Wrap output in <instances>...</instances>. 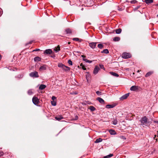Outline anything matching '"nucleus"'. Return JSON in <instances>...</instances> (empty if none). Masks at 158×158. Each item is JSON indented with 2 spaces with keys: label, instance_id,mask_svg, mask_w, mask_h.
I'll use <instances>...</instances> for the list:
<instances>
[{
  "label": "nucleus",
  "instance_id": "7c9ffc66",
  "mask_svg": "<svg viewBox=\"0 0 158 158\" xmlns=\"http://www.w3.org/2000/svg\"><path fill=\"white\" fill-rule=\"evenodd\" d=\"M60 50V48L59 47H58L57 48H55L54 49V51H55L56 52H58Z\"/></svg>",
  "mask_w": 158,
  "mask_h": 158
},
{
  "label": "nucleus",
  "instance_id": "79ce46f5",
  "mask_svg": "<svg viewBox=\"0 0 158 158\" xmlns=\"http://www.w3.org/2000/svg\"><path fill=\"white\" fill-rule=\"evenodd\" d=\"M78 116L76 115L75 116V117L73 119L75 120H77L78 119Z\"/></svg>",
  "mask_w": 158,
  "mask_h": 158
},
{
  "label": "nucleus",
  "instance_id": "20e7f679",
  "mask_svg": "<svg viewBox=\"0 0 158 158\" xmlns=\"http://www.w3.org/2000/svg\"><path fill=\"white\" fill-rule=\"evenodd\" d=\"M131 57V55L129 53H124L122 55V57L125 59L129 58Z\"/></svg>",
  "mask_w": 158,
  "mask_h": 158
},
{
  "label": "nucleus",
  "instance_id": "2eb2a0df",
  "mask_svg": "<svg viewBox=\"0 0 158 158\" xmlns=\"http://www.w3.org/2000/svg\"><path fill=\"white\" fill-rule=\"evenodd\" d=\"M55 118L57 120L60 121L63 118V117L61 116H59L55 117Z\"/></svg>",
  "mask_w": 158,
  "mask_h": 158
},
{
  "label": "nucleus",
  "instance_id": "49530a36",
  "mask_svg": "<svg viewBox=\"0 0 158 158\" xmlns=\"http://www.w3.org/2000/svg\"><path fill=\"white\" fill-rule=\"evenodd\" d=\"M92 62V60H88L87 63H91Z\"/></svg>",
  "mask_w": 158,
  "mask_h": 158
},
{
  "label": "nucleus",
  "instance_id": "a878e982",
  "mask_svg": "<svg viewBox=\"0 0 158 158\" xmlns=\"http://www.w3.org/2000/svg\"><path fill=\"white\" fill-rule=\"evenodd\" d=\"M121 31H122L121 29L119 28V29H117L116 30L115 32H116V33H117V34H120L121 32Z\"/></svg>",
  "mask_w": 158,
  "mask_h": 158
},
{
  "label": "nucleus",
  "instance_id": "473e14b6",
  "mask_svg": "<svg viewBox=\"0 0 158 158\" xmlns=\"http://www.w3.org/2000/svg\"><path fill=\"white\" fill-rule=\"evenodd\" d=\"M98 47L99 48L102 49L103 47V45L102 44H99L98 45Z\"/></svg>",
  "mask_w": 158,
  "mask_h": 158
},
{
  "label": "nucleus",
  "instance_id": "ddd939ff",
  "mask_svg": "<svg viewBox=\"0 0 158 158\" xmlns=\"http://www.w3.org/2000/svg\"><path fill=\"white\" fill-rule=\"evenodd\" d=\"M129 93H127L123 96L120 99H126L129 96Z\"/></svg>",
  "mask_w": 158,
  "mask_h": 158
},
{
  "label": "nucleus",
  "instance_id": "09e8293b",
  "mask_svg": "<svg viewBox=\"0 0 158 158\" xmlns=\"http://www.w3.org/2000/svg\"><path fill=\"white\" fill-rule=\"evenodd\" d=\"M32 99H38V98H36V97H35V96H34V97H33Z\"/></svg>",
  "mask_w": 158,
  "mask_h": 158
},
{
  "label": "nucleus",
  "instance_id": "7ed1b4c3",
  "mask_svg": "<svg viewBox=\"0 0 158 158\" xmlns=\"http://www.w3.org/2000/svg\"><path fill=\"white\" fill-rule=\"evenodd\" d=\"M29 75L30 77H39L38 73L36 71L31 72L30 73Z\"/></svg>",
  "mask_w": 158,
  "mask_h": 158
},
{
  "label": "nucleus",
  "instance_id": "412c9836",
  "mask_svg": "<svg viewBox=\"0 0 158 158\" xmlns=\"http://www.w3.org/2000/svg\"><path fill=\"white\" fill-rule=\"evenodd\" d=\"M34 60L35 61H40L41 58L39 56H37L34 58Z\"/></svg>",
  "mask_w": 158,
  "mask_h": 158
},
{
  "label": "nucleus",
  "instance_id": "72a5a7b5",
  "mask_svg": "<svg viewBox=\"0 0 158 158\" xmlns=\"http://www.w3.org/2000/svg\"><path fill=\"white\" fill-rule=\"evenodd\" d=\"M97 100H98L99 102L102 104H103L104 102V101L103 99H97Z\"/></svg>",
  "mask_w": 158,
  "mask_h": 158
},
{
  "label": "nucleus",
  "instance_id": "4d7b16f0",
  "mask_svg": "<svg viewBox=\"0 0 158 158\" xmlns=\"http://www.w3.org/2000/svg\"><path fill=\"white\" fill-rule=\"evenodd\" d=\"M77 94V93H75V94Z\"/></svg>",
  "mask_w": 158,
  "mask_h": 158
},
{
  "label": "nucleus",
  "instance_id": "1a4fd4ad",
  "mask_svg": "<svg viewBox=\"0 0 158 158\" xmlns=\"http://www.w3.org/2000/svg\"><path fill=\"white\" fill-rule=\"evenodd\" d=\"M117 104L116 103H114L111 105H107L106 106V107L107 108H112L114 107Z\"/></svg>",
  "mask_w": 158,
  "mask_h": 158
},
{
  "label": "nucleus",
  "instance_id": "c03bdc74",
  "mask_svg": "<svg viewBox=\"0 0 158 158\" xmlns=\"http://www.w3.org/2000/svg\"><path fill=\"white\" fill-rule=\"evenodd\" d=\"M2 9L0 8V16L2 15Z\"/></svg>",
  "mask_w": 158,
  "mask_h": 158
},
{
  "label": "nucleus",
  "instance_id": "5701e85b",
  "mask_svg": "<svg viewBox=\"0 0 158 158\" xmlns=\"http://www.w3.org/2000/svg\"><path fill=\"white\" fill-rule=\"evenodd\" d=\"M28 94L29 95H31L33 94V92L32 89H29L27 91Z\"/></svg>",
  "mask_w": 158,
  "mask_h": 158
},
{
  "label": "nucleus",
  "instance_id": "6e6552de",
  "mask_svg": "<svg viewBox=\"0 0 158 158\" xmlns=\"http://www.w3.org/2000/svg\"><path fill=\"white\" fill-rule=\"evenodd\" d=\"M97 44V42H91L89 43V45L91 48L94 49L95 48Z\"/></svg>",
  "mask_w": 158,
  "mask_h": 158
},
{
  "label": "nucleus",
  "instance_id": "13d9d810",
  "mask_svg": "<svg viewBox=\"0 0 158 158\" xmlns=\"http://www.w3.org/2000/svg\"><path fill=\"white\" fill-rule=\"evenodd\" d=\"M157 6H158V4H157Z\"/></svg>",
  "mask_w": 158,
  "mask_h": 158
},
{
  "label": "nucleus",
  "instance_id": "b1692460",
  "mask_svg": "<svg viewBox=\"0 0 158 158\" xmlns=\"http://www.w3.org/2000/svg\"><path fill=\"white\" fill-rule=\"evenodd\" d=\"M109 52V51L107 49H104L102 52V53H106V54H107Z\"/></svg>",
  "mask_w": 158,
  "mask_h": 158
},
{
  "label": "nucleus",
  "instance_id": "f704fd0d",
  "mask_svg": "<svg viewBox=\"0 0 158 158\" xmlns=\"http://www.w3.org/2000/svg\"><path fill=\"white\" fill-rule=\"evenodd\" d=\"M96 94L98 95H101L102 94V92L101 91H97L96 92Z\"/></svg>",
  "mask_w": 158,
  "mask_h": 158
},
{
  "label": "nucleus",
  "instance_id": "a18cd8bd",
  "mask_svg": "<svg viewBox=\"0 0 158 158\" xmlns=\"http://www.w3.org/2000/svg\"><path fill=\"white\" fill-rule=\"evenodd\" d=\"M88 77H89L88 76L86 75V79L87 80V82L88 81V80H89V78H88Z\"/></svg>",
  "mask_w": 158,
  "mask_h": 158
},
{
  "label": "nucleus",
  "instance_id": "dca6fc26",
  "mask_svg": "<svg viewBox=\"0 0 158 158\" xmlns=\"http://www.w3.org/2000/svg\"><path fill=\"white\" fill-rule=\"evenodd\" d=\"M56 99H52V100L51 101V103L52 105L53 106H55L56 105Z\"/></svg>",
  "mask_w": 158,
  "mask_h": 158
},
{
  "label": "nucleus",
  "instance_id": "de8ad7c7",
  "mask_svg": "<svg viewBox=\"0 0 158 158\" xmlns=\"http://www.w3.org/2000/svg\"><path fill=\"white\" fill-rule=\"evenodd\" d=\"M56 97L54 96H52V99H56Z\"/></svg>",
  "mask_w": 158,
  "mask_h": 158
},
{
  "label": "nucleus",
  "instance_id": "0eeeda50",
  "mask_svg": "<svg viewBox=\"0 0 158 158\" xmlns=\"http://www.w3.org/2000/svg\"><path fill=\"white\" fill-rule=\"evenodd\" d=\"M139 87L138 86L134 85L131 86L130 88V90L131 91H136L139 89Z\"/></svg>",
  "mask_w": 158,
  "mask_h": 158
},
{
  "label": "nucleus",
  "instance_id": "c756f323",
  "mask_svg": "<svg viewBox=\"0 0 158 158\" xmlns=\"http://www.w3.org/2000/svg\"><path fill=\"white\" fill-rule=\"evenodd\" d=\"M82 104L83 105H85L87 104H90V103L89 102H82Z\"/></svg>",
  "mask_w": 158,
  "mask_h": 158
},
{
  "label": "nucleus",
  "instance_id": "6ab92c4d",
  "mask_svg": "<svg viewBox=\"0 0 158 158\" xmlns=\"http://www.w3.org/2000/svg\"><path fill=\"white\" fill-rule=\"evenodd\" d=\"M120 40V38L119 37H116L114 38L113 41H118Z\"/></svg>",
  "mask_w": 158,
  "mask_h": 158
},
{
  "label": "nucleus",
  "instance_id": "f3484780",
  "mask_svg": "<svg viewBox=\"0 0 158 158\" xmlns=\"http://www.w3.org/2000/svg\"><path fill=\"white\" fill-rule=\"evenodd\" d=\"M110 73L112 75L116 77H118L119 76V75L113 72H110Z\"/></svg>",
  "mask_w": 158,
  "mask_h": 158
},
{
  "label": "nucleus",
  "instance_id": "393cba45",
  "mask_svg": "<svg viewBox=\"0 0 158 158\" xmlns=\"http://www.w3.org/2000/svg\"><path fill=\"white\" fill-rule=\"evenodd\" d=\"M81 56L83 58V61H85V62L87 63L88 61V60H87V59H86L85 58V56L83 55H81Z\"/></svg>",
  "mask_w": 158,
  "mask_h": 158
},
{
  "label": "nucleus",
  "instance_id": "9d476101",
  "mask_svg": "<svg viewBox=\"0 0 158 158\" xmlns=\"http://www.w3.org/2000/svg\"><path fill=\"white\" fill-rule=\"evenodd\" d=\"M46 69V65H44L43 66H41L40 69L39 70L40 71H42L45 70Z\"/></svg>",
  "mask_w": 158,
  "mask_h": 158
},
{
  "label": "nucleus",
  "instance_id": "4468645a",
  "mask_svg": "<svg viewBox=\"0 0 158 158\" xmlns=\"http://www.w3.org/2000/svg\"><path fill=\"white\" fill-rule=\"evenodd\" d=\"M109 132L110 134L111 135H114L116 134V132L114 130H110L109 131Z\"/></svg>",
  "mask_w": 158,
  "mask_h": 158
},
{
  "label": "nucleus",
  "instance_id": "58836bf2",
  "mask_svg": "<svg viewBox=\"0 0 158 158\" xmlns=\"http://www.w3.org/2000/svg\"><path fill=\"white\" fill-rule=\"evenodd\" d=\"M117 123V121L116 120H114L113 121V124L114 125H116Z\"/></svg>",
  "mask_w": 158,
  "mask_h": 158
},
{
  "label": "nucleus",
  "instance_id": "f8f14e48",
  "mask_svg": "<svg viewBox=\"0 0 158 158\" xmlns=\"http://www.w3.org/2000/svg\"><path fill=\"white\" fill-rule=\"evenodd\" d=\"M46 87V86L45 85L41 84L40 85L39 87V89L40 90H43Z\"/></svg>",
  "mask_w": 158,
  "mask_h": 158
},
{
  "label": "nucleus",
  "instance_id": "bb28decb",
  "mask_svg": "<svg viewBox=\"0 0 158 158\" xmlns=\"http://www.w3.org/2000/svg\"><path fill=\"white\" fill-rule=\"evenodd\" d=\"M89 109L92 111H94L95 110V108L93 106H90Z\"/></svg>",
  "mask_w": 158,
  "mask_h": 158
},
{
  "label": "nucleus",
  "instance_id": "6e6d98bb",
  "mask_svg": "<svg viewBox=\"0 0 158 158\" xmlns=\"http://www.w3.org/2000/svg\"><path fill=\"white\" fill-rule=\"evenodd\" d=\"M31 42H30V44H31Z\"/></svg>",
  "mask_w": 158,
  "mask_h": 158
},
{
  "label": "nucleus",
  "instance_id": "c9c22d12",
  "mask_svg": "<svg viewBox=\"0 0 158 158\" xmlns=\"http://www.w3.org/2000/svg\"><path fill=\"white\" fill-rule=\"evenodd\" d=\"M137 1L135 0H132L130 2L131 4H135L136 3Z\"/></svg>",
  "mask_w": 158,
  "mask_h": 158
},
{
  "label": "nucleus",
  "instance_id": "a19ab883",
  "mask_svg": "<svg viewBox=\"0 0 158 158\" xmlns=\"http://www.w3.org/2000/svg\"><path fill=\"white\" fill-rule=\"evenodd\" d=\"M73 40L76 41H78L79 40V39L78 38H74L73 39Z\"/></svg>",
  "mask_w": 158,
  "mask_h": 158
},
{
  "label": "nucleus",
  "instance_id": "4c0bfd02",
  "mask_svg": "<svg viewBox=\"0 0 158 158\" xmlns=\"http://www.w3.org/2000/svg\"><path fill=\"white\" fill-rule=\"evenodd\" d=\"M99 66L101 69H104V70L105 69L104 66L102 64H100Z\"/></svg>",
  "mask_w": 158,
  "mask_h": 158
},
{
  "label": "nucleus",
  "instance_id": "8fccbe9b",
  "mask_svg": "<svg viewBox=\"0 0 158 158\" xmlns=\"http://www.w3.org/2000/svg\"><path fill=\"white\" fill-rule=\"evenodd\" d=\"M39 50H40V49H36V50H34L33 51H39Z\"/></svg>",
  "mask_w": 158,
  "mask_h": 158
},
{
  "label": "nucleus",
  "instance_id": "423d86ee",
  "mask_svg": "<svg viewBox=\"0 0 158 158\" xmlns=\"http://www.w3.org/2000/svg\"><path fill=\"white\" fill-rule=\"evenodd\" d=\"M100 69L98 66H96L93 71V73L94 74L96 75L97 74Z\"/></svg>",
  "mask_w": 158,
  "mask_h": 158
},
{
  "label": "nucleus",
  "instance_id": "f257e3e1",
  "mask_svg": "<svg viewBox=\"0 0 158 158\" xmlns=\"http://www.w3.org/2000/svg\"><path fill=\"white\" fill-rule=\"evenodd\" d=\"M139 122H140V125L143 127H149L151 124L150 121L148 120V118L146 116L142 118L140 120Z\"/></svg>",
  "mask_w": 158,
  "mask_h": 158
},
{
  "label": "nucleus",
  "instance_id": "a211bd4d",
  "mask_svg": "<svg viewBox=\"0 0 158 158\" xmlns=\"http://www.w3.org/2000/svg\"><path fill=\"white\" fill-rule=\"evenodd\" d=\"M65 31L66 34H70L72 33V31L69 28L66 29L65 30Z\"/></svg>",
  "mask_w": 158,
  "mask_h": 158
},
{
  "label": "nucleus",
  "instance_id": "4be33fe9",
  "mask_svg": "<svg viewBox=\"0 0 158 158\" xmlns=\"http://www.w3.org/2000/svg\"><path fill=\"white\" fill-rule=\"evenodd\" d=\"M145 2L147 4H149L153 2V0H145Z\"/></svg>",
  "mask_w": 158,
  "mask_h": 158
},
{
  "label": "nucleus",
  "instance_id": "cd10ccee",
  "mask_svg": "<svg viewBox=\"0 0 158 158\" xmlns=\"http://www.w3.org/2000/svg\"><path fill=\"white\" fill-rule=\"evenodd\" d=\"M152 73V72H148L146 73V74L145 75V77H148L151 75V74Z\"/></svg>",
  "mask_w": 158,
  "mask_h": 158
},
{
  "label": "nucleus",
  "instance_id": "603ef678",
  "mask_svg": "<svg viewBox=\"0 0 158 158\" xmlns=\"http://www.w3.org/2000/svg\"><path fill=\"white\" fill-rule=\"evenodd\" d=\"M97 99H102V98H99V97H98V98H97Z\"/></svg>",
  "mask_w": 158,
  "mask_h": 158
},
{
  "label": "nucleus",
  "instance_id": "c85d7f7f",
  "mask_svg": "<svg viewBox=\"0 0 158 158\" xmlns=\"http://www.w3.org/2000/svg\"><path fill=\"white\" fill-rule=\"evenodd\" d=\"M113 156V154H110L107 155L106 156H105L104 158H109L112 157Z\"/></svg>",
  "mask_w": 158,
  "mask_h": 158
},
{
  "label": "nucleus",
  "instance_id": "3c124183",
  "mask_svg": "<svg viewBox=\"0 0 158 158\" xmlns=\"http://www.w3.org/2000/svg\"><path fill=\"white\" fill-rule=\"evenodd\" d=\"M139 8V6H137V7H136V8H135V9H138Z\"/></svg>",
  "mask_w": 158,
  "mask_h": 158
},
{
  "label": "nucleus",
  "instance_id": "bf43d9fd",
  "mask_svg": "<svg viewBox=\"0 0 158 158\" xmlns=\"http://www.w3.org/2000/svg\"><path fill=\"white\" fill-rule=\"evenodd\" d=\"M157 17H158V15H157Z\"/></svg>",
  "mask_w": 158,
  "mask_h": 158
},
{
  "label": "nucleus",
  "instance_id": "39448f33",
  "mask_svg": "<svg viewBox=\"0 0 158 158\" xmlns=\"http://www.w3.org/2000/svg\"><path fill=\"white\" fill-rule=\"evenodd\" d=\"M58 66L59 67L63 69H65V68H67V70H69V67L61 63H59L58 64Z\"/></svg>",
  "mask_w": 158,
  "mask_h": 158
},
{
  "label": "nucleus",
  "instance_id": "f03ea898",
  "mask_svg": "<svg viewBox=\"0 0 158 158\" xmlns=\"http://www.w3.org/2000/svg\"><path fill=\"white\" fill-rule=\"evenodd\" d=\"M33 103L37 106H40L42 103V99H32Z\"/></svg>",
  "mask_w": 158,
  "mask_h": 158
},
{
  "label": "nucleus",
  "instance_id": "ea45409f",
  "mask_svg": "<svg viewBox=\"0 0 158 158\" xmlns=\"http://www.w3.org/2000/svg\"><path fill=\"white\" fill-rule=\"evenodd\" d=\"M3 155V152L2 151H0V156H2Z\"/></svg>",
  "mask_w": 158,
  "mask_h": 158
},
{
  "label": "nucleus",
  "instance_id": "e433bc0d",
  "mask_svg": "<svg viewBox=\"0 0 158 158\" xmlns=\"http://www.w3.org/2000/svg\"><path fill=\"white\" fill-rule=\"evenodd\" d=\"M68 63L71 65H73V63H72V61H71L70 60H69L68 61Z\"/></svg>",
  "mask_w": 158,
  "mask_h": 158
},
{
  "label": "nucleus",
  "instance_id": "9b49d317",
  "mask_svg": "<svg viewBox=\"0 0 158 158\" xmlns=\"http://www.w3.org/2000/svg\"><path fill=\"white\" fill-rule=\"evenodd\" d=\"M52 52V50L50 49H47L45 50L44 53L47 54H50Z\"/></svg>",
  "mask_w": 158,
  "mask_h": 158
},
{
  "label": "nucleus",
  "instance_id": "37998d69",
  "mask_svg": "<svg viewBox=\"0 0 158 158\" xmlns=\"http://www.w3.org/2000/svg\"><path fill=\"white\" fill-rule=\"evenodd\" d=\"M65 69H63V70H64L65 71H70V68H69V70H67V68H64Z\"/></svg>",
  "mask_w": 158,
  "mask_h": 158
},
{
  "label": "nucleus",
  "instance_id": "aec40b11",
  "mask_svg": "<svg viewBox=\"0 0 158 158\" xmlns=\"http://www.w3.org/2000/svg\"><path fill=\"white\" fill-rule=\"evenodd\" d=\"M102 139L99 138L98 139H97L95 141V143H97L101 142L102 141Z\"/></svg>",
  "mask_w": 158,
  "mask_h": 158
},
{
  "label": "nucleus",
  "instance_id": "864d4df0",
  "mask_svg": "<svg viewBox=\"0 0 158 158\" xmlns=\"http://www.w3.org/2000/svg\"><path fill=\"white\" fill-rule=\"evenodd\" d=\"M140 71L139 70H138L137 71L138 73H139V72Z\"/></svg>",
  "mask_w": 158,
  "mask_h": 158
},
{
  "label": "nucleus",
  "instance_id": "2f4dec72",
  "mask_svg": "<svg viewBox=\"0 0 158 158\" xmlns=\"http://www.w3.org/2000/svg\"><path fill=\"white\" fill-rule=\"evenodd\" d=\"M80 66L82 67V68L84 70H86V69L85 67V66L83 65L82 63H81L80 64Z\"/></svg>",
  "mask_w": 158,
  "mask_h": 158
},
{
  "label": "nucleus",
  "instance_id": "5fc2aeb1",
  "mask_svg": "<svg viewBox=\"0 0 158 158\" xmlns=\"http://www.w3.org/2000/svg\"><path fill=\"white\" fill-rule=\"evenodd\" d=\"M70 42H69L68 43V44H70Z\"/></svg>",
  "mask_w": 158,
  "mask_h": 158
}]
</instances>
